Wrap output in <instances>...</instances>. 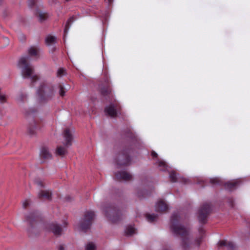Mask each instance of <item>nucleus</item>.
Wrapping results in <instances>:
<instances>
[{
  "label": "nucleus",
  "mask_w": 250,
  "mask_h": 250,
  "mask_svg": "<svg viewBox=\"0 0 250 250\" xmlns=\"http://www.w3.org/2000/svg\"><path fill=\"white\" fill-rule=\"evenodd\" d=\"M66 1H69L70 0H65Z\"/></svg>",
  "instance_id": "obj_51"
},
{
  "label": "nucleus",
  "mask_w": 250,
  "mask_h": 250,
  "mask_svg": "<svg viewBox=\"0 0 250 250\" xmlns=\"http://www.w3.org/2000/svg\"><path fill=\"white\" fill-rule=\"evenodd\" d=\"M64 225L65 226H67V225H68L67 222H66V221H65V222H64Z\"/></svg>",
  "instance_id": "obj_48"
},
{
  "label": "nucleus",
  "mask_w": 250,
  "mask_h": 250,
  "mask_svg": "<svg viewBox=\"0 0 250 250\" xmlns=\"http://www.w3.org/2000/svg\"><path fill=\"white\" fill-rule=\"evenodd\" d=\"M105 215L113 223H116L121 220V212L111 204L108 205L104 208Z\"/></svg>",
  "instance_id": "obj_6"
},
{
  "label": "nucleus",
  "mask_w": 250,
  "mask_h": 250,
  "mask_svg": "<svg viewBox=\"0 0 250 250\" xmlns=\"http://www.w3.org/2000/svg\"><path fill=\"white\" fill-rule=\"evenodd\" d=\"M132 178V175L125 171H118L115 174V179L118 181H129Z\"/></svg>",
  "instance_id": "obj_12"
},
{
  "label": "nucleus",
  "mask_w": 250,
  "mask_h": 250,
  "mask_svg": "<svg viewBox=\"0 0 250 250\" xmlns=\"http://www.w3.org/2000/svg\"><path fill=\"white\" fill-rule=\"evenodd\" d=\"M239 184L237 181L233 182H228L224 184L225 188L229 190H232L235 189Z\"/></svg>",
  "instance_id": "obj_18"
},
{
  "label": "nucleus",
  "mask_w": 250,
  "mask_h": 250,
  "mask_svg": "<svg viewBox=\"0 0 250 250\" xmlns=\"http://www.w3.org/2000/svg\"><path fill=\"white\" fill-rule=\"evenodd\" d=\"M126 135L128 137L132 140L137 141V138L134 132L130 128H128L126 130Z\"/></svg>",
  "instance_id": "obj_23"
},
{
  "label": "nucleus",
  "mask_w": 250,
  "mask_h": 250,
  "mask_svg": "<svg viewBox=\"0 0 250 250\" xmlns=\"http://www.w3.org/2000/svg\"><path fill=\"white\" fill-rule=\"evenodd\" d=\"M228 241L226 240H221L218 243V245L219 247L227 246Z\"/></svg>",
  "instance_id": "obj_39"
},
{
  "label": "nucleus",
  "mask_w": 250,
  "mask_h": 250,
  "mask_svg": "<svg viewBox=\"0 0 250 250\" xmlns=\"http://www.w3.org/2000/svg\"><path fill=\"white\" fill-rule=\"evenodd\" d=\"M35 183L38 187L40 188H44L45 186V183L44 180L40 179H36L35 181Z\"/></svg>",
  "instance_id": "obj_27"
},
{
  "label": "nucleus",
  "mask_w": 250,
  "mask_h": 250,
  "mask_svg": "<svg viewBox=\"0 0 250 250\" xmlns=\"http://www.w3.org/2000/svg\"><path fill=\"white\" fill-rule=\"evenodd\" d=\"M40 156L42 159H49L51 158L52 155L47 147H42L41 148Z\"/></svg>",
  "instance_id": "obj_16"
},
{
  "label": "nucleus",
  "mask_w": 250,
  "mask_h": 250,
  "mask_svg": "<svg viewBox=\"0 0 250 250\" xmlns=\"http://www.w3.org/2000/svg\"><path fill=\"white\" fill-rule=\"evenodd\" d=\"M28 205L29 204H23V208H27Z\"/></svg>",
  "instance_id": "obj_45"
},
{
  "label": "nucleus",
  "mask_w": 250,
  "mask_h": 250,
  "mask_svg": "<svg viewBox=\"0 0 250 250\" xmlns=\"http://www.w3.org/2000/svg\"><path fill=\"white\" fill-rule=\"evenodd\" d=\"M182 182H184V183H187V180L186 179H183Z\"/></svg>",
  "instance_id": "obj_47"
},
{
  "label": "nucleus",
  "mask_w": 250,
  "mask_h": 250,
  "mask_svg": "<svg viewBox=\"0 0 250 250\" xmlns=\"http://www.w3.org/2000/svg\"><path fill=\"white\" fill-rule=\"evenodd\" d=\"M121 110V105L116 101L114 103H111L108 106H106L104 108L105 114L112 118L116 117L118 113H120Z\"/></svg>",
  "instance_id": "obj_9"
},
{
  "label": "nucleus",
  "mask_w": 250,
  "mask_h": 250,
  "mask_svg": "<svg viewBox=\"0 0 250 250\" xmlns=\"http://www.w3.org/2000/svg\"><path fill=\"white\" fill-rule=\"evenodd\" d=\"M109 5H110L113 2V0H107Z\"/></svg>",
  "instance_id": "obj_46"
},
{
  "label": "nucleus",
  "mask_w": 250,
  "mask_h": 250,
  "mask_svg": "<svg viewBox=\"0 0 250 250\" xmlns=\"http://www.w3.org/2000/svg\"><path fill=\"white\" fill-rule=\"evenodd\" d=\"M95 214L94 211L87 210L83 214V218L79 221L76 228L79 231L86 232L90 229L94 220Z\"/></svg>",
  "instance_id": "obj_4"
},
{
  "label": "nucleus",
  "mask_w": 250,
  "mask_h": 250,
  "mask_svg": "<svg viewBox=\"0 0 250 250\" xmlns=\"http://www.w3.org/2000/svg\"><path fill=\"white\" fill-rule=\"evenodd\" d=\"M46 229L51 231L56 236H61L62 234L63 230L61 226L56 223L48 224L46 226Z\"/></svg>",
  "instance_id": "obj_10"
},
{
  "label": "nucleus",
  "mask_w": 250,
  "mask_h": 250,
  "mask_svg": "<svg viewBox=\"0 0 250 250\" xmlns=\"http://www.w3.org/2000/svg\"><path fill=\"white\" fill-rule=\"evenodd\" d=\"M28 53L31 56H36L38 54V50L34 47H31L29 49Z\"/></svg>",
  "instance_id": "obj_31"
},
{
  "label": "nucleus",
  "mask_w": 250,
  "mask_h": 250,
  "mask_svg": "<svg viewBox=\"0 0 250 250\" xmlns=\"http://www.w3.org/2000/svg\"><path fill=\"white\" fill-rule=\"evenodd\" d=\"M39 217V215L38 214L31 213L28 215L26 216V220L30 224V225H32L34 221H37L38 220Z\"/></svg>",
  "instance_id": "obj_19"
},
{
  "label": "nucleus",
  "mask_w": 250,
  "mask_h": 250,
  "mask_svg": "<svg viewBox=\"0 0 250 250\" xmlns=\"http://www.w3.org/2000/svg\"><path fill=\"white\" fill-rule=\"evenodd\" d=\"M86 250H96V246L92 243H90L86 246Z\"/></svg>",
  "instance_id": "obj_35"
},
{
  "label": "nucleus",
  "mask_w": 250,
  "mask_h": 250,
  "mask_svg": "<svg viewBox=\"0 0 250 250\" xmlns=\"http://www.w3.org/2000/svg\"><path fill=\"white\" fill-rule=\"evenodd\" d=\"M27 98V95L21 93L19 97L17 98V101L19 102H22L25 100Z\"/></svg>",
  "instance_id": "obj_33"
},
{
  "label": "nucleus",
  "mask_w": 250,
  "mask_h": 250,
  "mask_svg": "<svg viewBox=\"0 0 250 250\" xmlns=\"http://www.w3.org/2000/svg\"><path fill=\"white\" fill-rule=\"evenodd\" d=\"M158 165L159 167H161V169L164 170L167 168V164L165 162L162 161H159L158 162Z\"/></svg>",
  "instance_id": "obj_36"
},
{
  "label": "nucleus",
  "mask_w": 250,
  "mask_h": 250,
  "mask_svg": "<svg viewBox=\"0 0 250 250\" xmlns=\"http://www.w3.org/2000/svg\"><path fill=\"white\" fill-rule=\"evenodd\" d=\"M67 153V149L65 147L60 146L56 149V154L60 156H63Z\"/></svg>",
  "instance_id": "obj_22"
},
{
  "label": "nucleus",
  "mask_w": 250,
  "mask_h": 250,
  "mask_svg": "<svg viewBox=\"0 0 250 250\" xmlns=\"http://www.w3.org/2000/svg\"><path fill=\"white\" fill-rule=\"evenodd\" d=\"M38 198L41 200H46L50 201L52 199V192L50 190H41L38 193Z\"/></svg>",
  "instance_id": "obj_14"
},
{
  "label": "nucleus",
  "mask_w": 250,
  "mask_h": 250,
  "mask_svg": "<svg viewBox=\"0 0 250 250\" xmlns=\"http://www.w3.org/2000/svg\"><path fill=\"white\" fill-rule=\"evenodd\" d=\"M179 216L176 213L172 214L170 220L171 231L181 239V247L184 250H189L192 247L189 230L184 226L178 224Z\"/></svg>",
  "instance_id": "obj_1"
},
{
  "label": "nucleus",
  "mask_w": 250,
  "mask_h": 250,
  "mask_svg": "<svg viewBox=\"0 0 250 250\" xmlns=\"http://www.w3.org/2000/svg\"><path fill=\"white\" fill-rule=\"evenodd\" d=\"M226 247H227L229 250H233L234 248L233 244L230 242H228Z\"/></svg>",
  "instance_id": "obj_40"
},
{
  "label": "nucleus",
  "mask_w": 250,
  "mask_h": 250,
  "mask_svg": "<svg viewBox=\"0 0 250 250\" xmlns=\"http://www.w3.org/2000/svg\"><path fill=\"white\" fill-rule=\"evenodd\" d=\"M126 234L127 235H131L135 233V229L131 226H128L126 229Z\"/></svg>",
  "instance_id": "obj_30"
},
{
  "label": "nucleus",
  "mask_w": 250,
  "mask_h": 250,
  "mask_svg": "<svg viewBox=\"0 0 250 250\" xmlns=\"http://www.w3.org/2000/svg\"><path fill=\"white\" fill-rule=\"evenodd\" d=\"M36 110L34 108L29 109L28 111H26L25 114L27 115H32L36 112Z\"/></svg>",
  "instance_id": "obj_38"
},
{
  "label": "nucleus",
  "mask_w": 250,
  "mask_h": 250,
  "mask_svg": "<svg viewBox=\"0 0 250 250\" xmlns=\"http://www.w3.org/2000/svg\"><path fill=\"white\" fill-rule=\"evenodd\" d=\"M155 208L156 211L160 213L166 212L169 209L167 204H156Z\"/></svg>",
  "instance_id": "obj_17"
},
{
  "label": "nucleus",
  "mask_w": 250,
  "mask_h": 250,
  "mask_svg": "<svg viewBox=\"0 0 250 250\" xmlns=\"http://www.w3.org/2000/svg\"><path fill=\"white\" fill-rule=\"evenodd\" d=\"M157 203H160V204H162V203H166V202L164 200V199H160L157 202Z\"/></svg>",
  "instance_id": "obj_43"
},
{
  "label": "nucleus",
  "mask_w": 250,
  "mask_h": 250,
  "mask_svg": "<svg viewBox=\"0 0 250 250\" xmlns=\"http://www.w3.org/2000/svg\"><path fill=\"white\" fill-rule=\"evenodd\" d=\"M23 203L26 204V203H28L26 201V202H24Z\"/></svg>",
  "instance_id": "obj_50"
},
{
  "label": "nucleus",
  "mask_w": 250,
  "mask_h": 250,
  "mask_svg": "<svg viewBox=\"0 0 250 250\" xmlns=\"http://www.w3.org/2000/svg\"><path fill=\"white\" fill-rule=\"evenodd\" d=\"M30 57L25 56L21 57L19 62V66L21 69V73L24 78L31 77L32 86L34 83L39 79V76L35 75L32 76L34 72V69L29 63Z\"/></svg>",
  "instance_id": "obj_3"
},
{
  "label": "nucleus",
  "mask_w": 250,
  "mask_h": 250,
  "mask_svg": "<svg viewBox=\"0 0 250 250\" xmlns=\"http://www.w3.org/2000/svg\"><path fill=\"white\" fill-rule=\"evenodd\" d=\"M152 190L153 188L151 187H147L145 189L138 188L136 195L140 199L146 198L150 195Z\"/></svg>",
  "instance_id": "obj_13"
},
{
  "label": "nucleus",
  "mask_w": 250,
  "mask_h": 250,
  "mask_svg": "<svg viewBox=\"0 0 250 250\" xmlns=\"http://www.w3.org/2000/svg\"><path fill=\"white\" fill-rule=\"evenodd\" d=\"M64 201L67 202H71L73 201V198L72 197H71L70 195H67L65 197Z\"/></svg>",
  "instance_id": "obj_41"
},
{
  "label": "nucleus",
  "mask_w": 250,
  "mask_h": 250,
  "mask_svg": "<svg viewBox=\"0 0 250 250\" xmlns=\"http://www.w3.org/2000/svg\"><path fill=\"white\" fill-rule=\"evenodd\" d=\"M210 183L213 185H222L223 182L218 178H213L210 179Z\"/></svg>",
  "instance_id": "obj_26"
},
{
  "label": "nucleus",
  "mask_w": 250,
  "mask_h": 250,
  "mask_svg": "<svg viewBox=\"0 0 250 250\" xmlns=\"http://www.w3.org/2000/svg\"><path fill=\"white\" fill-rule=\"evenodd\" d=\"M229 203L232 204L233 203V201H231Z\"/></svg>",
  "instance_id": "obj_49"
},
{
  "label": "nucleus",
  "mask_w": 250,
  "mask_h": 250,
  "mask_svg": "<svg viewBox=\"0 0 250 250\" xmlns=\"http://www.w3.org/2000/svg\"><path fill=\"white\" fill-rule=\"evenodd\" d=\"M37 0H29L28 5L30 8L35 6L37 4Z\"/></svg>",
  "instance_id": "obj_37"
},
{
  "label": "nucleus",
  "mask_w": 250,
  "mask_h": 250,
  "mask_svg": "<svg viewBox=\"0 0 250 250\" xmlns=\"http://www.w3.org/2000/svg\"><path fill=\"white\" fill-rule=\"evenodd\" d=\"M55 93L53 85L46 82L41 83L37 91L39 100L41 103H46L51 100L55 96Z\"/></svg>",
  "instance_id": "obj_2"
},
{
  "label": "nucleus",
  "mask_w": 250,
  "mask_h": 250,
  "mask_svg": "<svg viewBox=\"0 0 250 250\" xmlns=\"http://www.w3.org/2000/svg\"><path fill=\"white\" fill-rule=\"evenodd\" d=\"M99 90L101 95L103 96H107L111 99L113 97L110 83L107 77L105 78L104 81L100 84Z\"/></svg>",
  "instance_id": "obj_8"
},
{
  "label": "nucleus",
  "mask_w": 250,
  "mask_h": 250,
  "mask_svg": "<svg viewBox=\"0 0 250 250\" xmlns=\"http://www.w3.org/2000/svg\"><path fill=\"white\" fill-rule=\"evenodd\" d=\"M169 178L170 179V181L172 182H176L177 181V174L176 172L175 171H171L169 173Z\"/></svg>",
  "instance_id": "obj_28"
},
{
  "label": "nucleus",
  "mask_w": 250,
  "mask_h": 250,
  "mask_svg": "<svg viewBox=\"0 0 250 250\" xmlns=\"http://www.w3.org/2000/svg\"><path fill=\"white\" fill-rule=\"evenodd\" d=\"M151 154L152 157L154 158H157L158 157V154L154 151H152Z\"/></svg>",
  "instance_id": "obj_42"
},
{
  "label": "nucleus",
  "mask_w": 250,
  "mask_h": 250,
  "mask_svg": "<svg viewBox=\"0 0 250 250\" xmlns=\"http://www.w3.org/2000/svg\"><path fill=\"white\" fill-rule=\"evenodd\" d=\"M63 137L66 141V146H69L71 145L72 140V135L69 129L66 128L63 131Z\"/></svg>",
  "instance_id": "obj_15"
},
{
  "label": "nucleus",
  "mask_w": 250,
  "mask_h": 250,
  "mask_svg": "<svg viewBox=\"0 0 250 250\" xmlns=\"http://www.w3.org/2000/svg\"><path fill=\"white\" fill-rule=\"evenodd\" d=\"M65 70L63 68H60L57 72V76L58 77H61L63 75H65Z\"/></svg>",
  "instance_id": "obj_34"
},
{
  "label": "nucleus",
  "mask_w": 250,
  "mask_h": 250,
  "mask_svg": "<svg viewBox=\"0 0 250 250\" xmlns=\"http://www.w3.org/2000/svg\"><path fill=\"white\" fill-rule=\"evenodd\" d=\"M74 21V17H72L71 18H70L67 22H66V24L65 25V28H64V32L65 34H66L68 30L69 29V27H70V24L71 22H72Z\"/></svg>",
  "instance_id": "obj_29"
},
{
  "label": "nucleus",
  "mask_w": 250,
  "mask_h": 250,
  "mask_svg": "<svg viewBox=\"0 0 250 250\" xmlns=\"http://www.w3.org/2000/svg\"><path fill=\"white\" fill-rule=\"evenodd\" d=\"M36 15L38 17L39 21L41 22L45 21L48 17V15L47 13H43L40 11L37 12L36 13Z\"/></svg>",
  "instance_id": "obj_21"
},
{
  "label": "nucleus",
  "mask_w": 250,
  "mask_h": 250,
  "mask_svg": "<svg viewBox=\"0 0 250 250\" xmlns=\"http://www.w3.org/2000/svg\"><path fill=\"white\" fill-rule=\"evenodd\" d=\"M211 210L212 209L209 204H203L201 206L197 213L198 220L201 224L207 223L208 218Z\"/></svg>",
  "instance_id": "obj_7"
},
{
  "label": "nucleus",
  "mask_w": 250,
  "mask_h": 250,
  "mask_svg": "<svg viewBox=\"0 0 250 250\" xmlns=\"http://www.w3.org/2000/svg\"><path fill=\"white\" fill-rule=\"evenodd\" d=\"M59 88L60 96L62 97L64 96L65 94V91L63 86L61 83L59 84Z\"/></svg>",
  "instance_id": "obj_32"
},
{
  "label": "nucleus",
  "mask_w": 250,
  "mask_h": 250,
  "mask_svg": "<svg viewBox=\"0 0 250 250\" xmlns=\"http://www.w3.org/2000/svg\"><path fill=\"white\" fill-rule=\"evenodd\" d=\"M146 217L148 221L151 223L155 222L157 219V215L154 214H150L147 213L146 215Z\"/></svg>",
  "instance_id": "obj_25"
},
{
  "label": "nucleus",
  "mask_w": 250,
  "mask_h": 250,
  "mask_svg": "<svg viewBox=\"0 0 250 250\" xmlns=\"http://www.w3.org/2000/svg\"><path fill=\"white\" fill-rule=\"evenodd\" d=\"M58 250H64L63 246L62 245H60Z\"/></svg>",
  "instance_id": "obj_44"
},
{
  "label": "nucleus",
  "mask_w": 250,
  "mask_h": 250,
  "mask_svg": "<svg viewBox=\"0 0 250 250\" xmlns=\"http://www.w3.org/2000/svg\"><path fill=\"white\" fill-rule=\"evenodd\" d=\"M42 126V123L39 120H34L31 122L28 127V133L30 135L36 134L37 130L41 129Z\"/></svg>",
  "instance_id": "obj_11"
},
{
  "label": "nucleus",
  "mask_w": 250,
  "mask_h": 250,
  "mask_svg": "<svg viewBox=\"0 0 250 250\" xmlns=\"http://www.w3.org/2000/svg\"><path fill=\"white\" fill-rule=\"evenodd\" d=\"M56 38L53 36H48L45 39V43L47 45H49L55 42Z\"/></svg>",
  "instance_id": "obj_24"
},
{
  "label": "nucleus",
  "mask_w": 250,
  "mask_h": 250,
  "mask_svg": "<svg viewBox=\"0 0 250 250\" xmlns=\"http://www.w3.org/2000/svg\"><path fill=\"white\" fill-rule=\"evenodd\" d=\"M132 150L129 148H125L118 154L116 163L119 166H127L130 164L131 159L130 154Z\"/></svg>",
  "instance_id": "obj_5"
},
{
  "label": "nucleus",
  "mask_w": 250,
  "mask_h": 250,
  "mask_svg": "<svg viewBox=\"0 0 250 250\" xmlns=\"http://www.w3.org/2000/svg\"><path fill=\"white\" fill-rule=\"evenodd\" d=\"M198 231L199 233V236L195 240V242L198 246H199L202 242V239L204 237L205 230L203 228L200 227L199 228Z\"/></svg>",
  "instance_id": "obj_20"
}]
</instances>
